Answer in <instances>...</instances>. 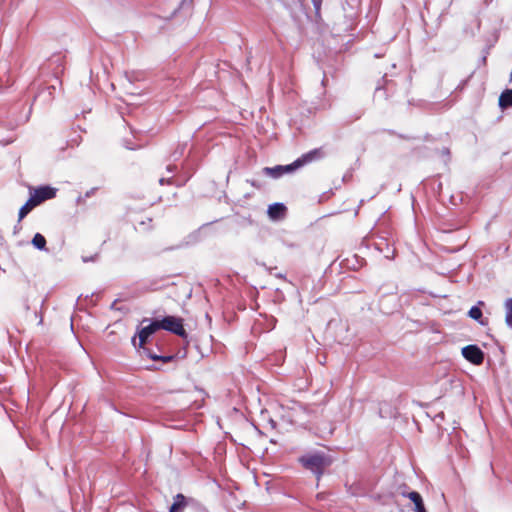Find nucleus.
<instances>
[{
    "instance_id": "f257e3e1",
    "label": "nucleus",
    "mask_w": 512,
    "mask_h": 512,
    "mask_svg": "<svg viewBox=\"0 0 512 512\" xmlns=\"http://www.w3.org/2000/svg\"><path fill=\"white\" fill-rule=\"evenodd\" d=\"M299 463L311 471L319 481L326 467L330 465V459L323 452L307 453L298 459Z\"/></svg>"
},
{
    "instance_id": "f03ea898",
    "label": "nucleus",
    "mask_w": 512,
    "mask_h": 512,
    "mask_svg": "<svg viewBox=\"0 0 512 512\" xmlns=\"http://www.w3.org/2000/svg\"><path fill=\"white\" fill-rule=\"evenodd\" d=\"M160 329L173 333L181 338H187L188 334L184 329L183 319L176 316H165L159 320Z\"/></svg>"
},
{
    "instance_id": "7ed1b4c3",
    "label": "nucleus",
    "mask_w": 512,
    "mask_h": 512,
    "mask_svg": "<svg viewBox=\"0 0 512 512\" xmlns=\"http://www.w3.org/2000/svg\"><path fill=\"white\" fill-rule=\"evenodd\" d=\"M320 157H321L320 149H313V150L303 154L301 157L297 158L292 163L287 164V165H282L283 175L292 174L299 168L303 167L304 165H306L308 163H311L312 161H314Z\"/></svg>"
},
{
    "instance_id": "20e7f679",
    "label": "nucleus",
    "mask_w": 512,
    "mask_h": 512,
    "mask_svg": "<svg viewBox=\"0 0 512 512\" xmlns=\"http://www.w3.org/2000/svg\"><path fill=\"white\" fill-rule=\"evenodd\" d=\"M462 356L473 365H481L484 361V352L474 344L462 348Z\"/></svg>"
},
{
    "instance_id": "39448f33",
    "label": "nucleus",
    "mask_w": 512,
    "mask_h": 512,
    "mask_svg": "<svg viewBox=\"0 0 512 512\" xmlns=\"http://www.w3.org/2000/svg\"><path fill=\"white\" fill-rule=\"evenodd\" d=\"M57 189L51 186H39L35 189L30 188V195L33 197L37 205L46 200L53 199L56 196Z\"/></svg>"
},
{
    "instance_id": "423d86ee",
    "label": "nucleus",
    "mask_w": 512,
    "mask_h": 512,
    "mask_svg": "<svg viewBox=\"0 0 512 512\" xmlns=\"http://www.w3.org/2000/svg\"><path fill=\"white\" fill-rule=\"evenodd\" d=\"M158 330H160L159 320L154 319L149 322L148 325L141 327L138 329V337H139V343L138 346L143 348L146 341L149 339L150 336H152L154 333H156Z\"/></svg>"
},
{
    "instance_id": "0eeeda50",
    "label": "nucleus",
    "mask_w": 512,
    "mask_h": 512,
    "mask_svg": "<svg viewBox=\"0 0 512 512\" xmlns=\"http://www.w3.org/2000/svg\"><path fill=\"white\" fill-rule=\"evenodd\" d=\"M402 495L404 497H407L408 499H410L413 502L415 512H427L425 505H424L423 498L419 492L411 491L408 493H403Z\"/></svg>"
},
{
    "instance_id": "6e6552de",
    "label": "nucleus",
    "mask_w": 512,
    "mask_h": 512,
    "mask_svg": "<svg viewBox=\"0 0 512 512\" xmlns=\"http://www.w3.org/2000/svg\"><path fill=\"white\" fill-rule=\"evenodd\" d=\"M285 212L286 207L283 203H273L269 205L267 210L268 216L273 220L280 219L285 215Z\"/></svg>"
},
{
    "instance_id": "1a4fd4ad",
    "label": "nucleus",
    "mask_w": 512,
    "mask_h": 512,
    "mask_svg": "<svg viewBox=\"0 0 512 512\" xmlns=\"http://www.w3.org/2000/svg\"><path fill=\"white\" fill-rule=\"evenodd\" d=\"M187 504V498L183 494L178 493L173 497V503L169 509V512H183Z\"/></svg>"
},
{
    "instance_id": "9d476101",
    "label": "nucleus",
    "mask_w": 512,
    "mask_h": 512,
    "mask_svg": "<svg viewBox=\"0 0 512 512\" xmlns=\"http://www.w3.org/2000/svg\"><path fill=\"white\" fill-rule=\"evenodd\" d=\"M37 205L33 197L30 195L29 199L26 201V203L19 209V220H22L24 217L30 213Z\"/></svg>"
},
{
    "instance_id": "9b49d317",
    "label": "nucleus",
    "mask_w": 512,
    "mask_h": 512,
    "mask_svg": "<svg viewBox=\"0 0 512 512\" xmlns=\"http://www.w3.org/2000/svg\"><path fill=\"white\" fill-rule=\"evenodd\" d=\"M264 175L269 176L273 179H278L283 176L282 165H276L274 167H264L262 169Z\"/></svg>"
},
{
    "instance_id": "f8f14e48",
    "label": "nucleus",
    "mask_w": 512,
    "mask_h": 512,
    "mask_svg": "<svg viewBox=\"0 0 512 512\" xmlns=\"http://www.w3.org/2000/svg\"><path fill=\"white\" fill-rule=\"evenodd\" d=\"M32 245L38 250H41V251L45 250L46 249L45 237L40 233H36L32 238Z\"/></svg>"
},
{
    "instance_id": "ddd939ff",
    "label": "nucleus",
    "mask_w": 512,
    "mask_h": 512,
    "mask_svg": "<svg viewBox=\"0 0 512 512\" xmlns=\"http://www.w3.org/2000/svg\"><path fill=\"white\" fill-rule=\"evenodd\" d=\"M117 100L118 102L114 104V107L124 120V115L129 110V104L124 101V98H117Z\"/></svg>"
},
{
    "instance_id": "4468645a",
    "label": "nucleus",
    "mask_w": 512,
    "mask_h": 512,
    "mask_svg": "<svg viewBox=\"0 0 512 512\" xmlns=\"http://www.w3.org/2000/svg\"><path fill=\"white\" fill-rule=\"evenodd\" d=\"M189 177H190L189 175H186L183 178L177 179V180H174L173 177H170V178H160L159 183L161 185H163L164 183H167V184H175L177 186H182V185H184L187 182Z\"/></svg>"
},
{
    "instance_id": "2eb2a0df",
    "label": "nucleus",
    "mask_w": 512,
    "mask_h": 512,
    "mask_svg": "<svg viewBox=\"0 0 512 512\" xmlns=\"http://www.w3.org/2000/svg\"><path fill=\"white\" fill-rule=\"evenodd\" d=\"M470 318L478 321L481 325L485 323L482 320V310L478 306H472L468 312Z\"/></svg>"
},
{
    "instance_id": "dca6fc26",
    "label": "nucleus",
    "mask_w": 512,
    "mask_h": 512,
    "mask_svg": "<svg viewBox=\"0 0 512 512\" xmlns=\"http://www.w3.org/2000/svg\"><path fill=\"white\" fill-rule=\"evenodd\" d=\"M506 316L505 322L508 327L512 328V297L505 302Z\"/></svg>"
},
{
    "instance_id": "f3484780",
    "label": "nucleus",
    "mask_w": 512,
    "mask_h": 512,
    "mask_svg": "<svg viewBox=\"0 0 512 512\" xmlns=\"http://www.w3.org/2000/svg\"><path fill=\"white\" fill-rule=\"evenodd\" d=\"M498 105L501 110L512 107V98H498Z\"/></svg>"
},
{
    "instance_id": "a211bd4d",
    "label": "nucleus",
    "mask_w": 512,
    "mask_h": 512,
    "mask_svg": "<svg viewBox=\"0 0 512 512\" xmlns=\"http://www.w3.org/2000/svg\"><path fill=\"white\" fill-rule=\"evenodd\" d=\"M173 359H174L173 355H160L159 356V361H162L164 363L171 362Z\"/></svg>"
},
{
    "instance_id": "6ab92c4d",
    "label": "nucleus",
    "mask_w": 512,
    "mask_h": 512,
    "mask_svg": "<svg viewBox=\"0 0 512 512\" xmlns=\"http://www.w3.org/2000/svg\"><path fill=\"white\" fill-rule=\"evenodd\" d=\"M313 6L315 8L316 14H319L321 9L322 0H312Z\"/></svg>"
},
{
    "instance_id": "aec40b11",
    "label": "nucleus",
    "mask_w": 512,
    "mask_h": 512,
    "mask_svg": "<svg viewBox=\"0 0 512 512\" xmlns=\"http://www.w3.org/2000/svg\"><path fill=\"white\" fill-rule=\"evenodd\" d=\"M147 356L154 361H159L160 355L147 351Z\"/></svg>"
},
{
    "instance_id": "412c9836",
    "label": "nucleus",
    "mask_w": 512,
    "mask_h": 512,
    "mask_svg": "<svg viewBox=\"0 0 512 512\" xmlns=\"http://www.w3.org/2000/svg\"><path fill=\"white\" fill-rule=\"evenodd\" d=\"M47 89H48V96H53L56 93V86L55 85H51Z\"/></svg>"
},
{
    "instance_id": "4be33fe9",
    "label": "nucleus",
    "mask_w": 512,
    "mask_h": 512,
    "mask_svg": "<svg viewBox=\"0 0 512 512\" xmlns=\"http://www.w3.org/2000/svg\"><path fill=\"white\" fill-rule=\"evenodd\" d=\"M441 155H442V156H444V157L449 158V156H450V150H449V148H446V147L442 148V149H441Z\"/></svg>"
},
{
    "instance_id": "5701e85b",
    "label": "nucleus",
    "mask_w": 512,
    "mask_h": 512,
    "mask_svg": "<svg viewBox=\"0 0 512 512\" xmlns=\"http://www.w3.org/2000/svg\"><path fill=\"white\" fill-rule=\"evenodd\" d=\"M176 168H177V166H176V165H174V164H169V165L167 166V168H166V169H167V172H169V173H174V172L176 171Z\"/></svg>"
},
{
    "instance_id": "b1692460",
    "label": "nucleus",
    "mask_w": 512,
    "mask_h": 512,
    "mask_svg": "<svg viewBox=\"0 0 512 512\" xmlns=\"http://www.w3.org/2000/svg\"><path fill=\"white\" fill-rule=\"evenodd\" d=\"M97 258V255L95 256H90V257H82V261L84 263H87V262H90V261H95V259Z\"/></svg>"
},
{
    "instance_id": "393cba45",
    "label": "nucleus",
    "mask_w": 512,
    "mask_h": 512,
    "mask_svg": "<svg viewBox=\"0 0 512 512\" xmlns=\"http://www.w3.org/2000/svg\"><path fill=\"white\" fill-rule=\"evenodd\" d=\"M499 96H512V88L502 91Z\"/></svg>"
},
{
    "instance_id": "a878e982",
    "label": "nucleus",
    "mask_w": 512,
    "mask_h": 512,
    "mask_svg": "<svg viewBox=\"0 0 512 512\" xmlns=\"http://www.w3.org/2000/svg\"><path fill=\"white\" fill-rule=\"evenodd\" d=\"M421 103H422L421 100H418L417 102H415V101H408L409 105H415V106H421Z\"/></svg>"
},
{
    "instance_id": "bb28decb",
    "label": "nucleus",
    "mask_w": 512,
    "mask_h": 512,
    "mask_svg": "<svg viewBox=\"0 0 512 512\" xmlns=\"http://www.w3.org/2000/svg\"><path fill=\"white\" fill-rule=\"evenodd\" d=\"M95 190H96V188L90 189L89 191L86 192L85 196L86 197H91L94 194Z\"/></svg>"
},
{
    "instance_id": "cd10ccee",
    "label": "nucleus",
    "mask_w": 512,
    "mask_h": 512,
    "mask_svg": "<svg viewBox=\"0 0 512 512\" xmlns=\"http://www.w3.org/2000/svg\"><path fill=\"white\" fill-rule=\"evenodd\" d=\"M275 277H277L279 279H283V280L286 279V277H285V275L283 273H277V274H275Z\"/></svg>"
},
{
    "instance_id": "c85d7f7f",
    "label": "nucleus",
    "mask_w": 512,
    "mask_h": 512,
    "mask_svg": "<svg viewBox=\"0 0 512 512\" xmlns=\"http://www.w3.org/2000/svg\"><path fill=\"white\" fill-rule=\"evenodd\" d=\"M248 182L253 186V187H256V188H259V185H257L256 181L255 180H248Z\"/></svg>"
},
{
    "instance_id": "c756f323",
    "label": "nucleus",
    "mask_w": 512,
    "mask_h": 512,
    "mask_svg": "<svg viewBox=\"0 0 512 512\" xmlns=\"http://www.w3.org/2000/svg\"><path fill=\"white\" fill-rule=\"evenodd\" d=\"M132 343L135 347L137 346L135 337L132 338Z\"/></svg>"
},
{
    "instance_id": "7c9ffc66",
    "label": "nucleus",
    "mask_w": 512,
    "mask_h": 512,
    "mask_svg": "<svg viewBox=\"0 0 512 512\" xmlns=\"http://www.w3.org/2000/svg\"><path fill=\"white\" fill-rule=\"evenodd\" d=\"M380 90H381V87H380V86H377V87H376V93H378Z\"/></svg>"
},
{
    "instance_id": "2f4dec72",
    "label": "nucleus",
    "mask_w": 512,
    "mask_h": 512,
    "mask_svg": "<svg viewBox=\"0 0 512 512\" xmlns=\"http://www.w3.org/2000/svg\"><path fill=\"white\" fill-rule=\"evenodd\" d=\"M400 138L410 139L409 137H406V136H403V135H400Z\"/></svg>"
},
{
    "instance_id": "473e14b6",
    "label": "nucleus",
    "mask_w": 512,
    "mask_h": 512,
    "mask_svg": "<svg viewBox=\"0 0 512 512\" xmlns=\"http://www.w3.org/2000/svg\"><path fill=\"white\" fill-rule=\"evenodd\" d=\"M148 321H149V320H148L147 318H144V319L142 320V323H145V322H148Z\"/></svg>"
},
{
    "instance_id": "72a5a7b5",
    "label": "nucleus",
    "mask_w": 512,
    "mask_h": 512,
    "mask_svg": "<svg viewBox=\"0 0 512 512\" xmlns=\"http://www.w3.org/2000/svg\"><path fill=\"white\" fill-rule=\"evenodd\" d=\"M42 322H43V319H42V317H40L39 324H42Z\"/></svg>"
},
{
    "instance_id": "f704fd0d",
    "label": "nucleus",
    "mask_w": 512,
    "mask_h": 512,
    "mask_svg": "<svg viewBox=\"0 0 512 512\" xmlns=\"http://www.w3.org/2000/svg\"><path fill=\"white\" fill-rule=\"evenodd\" d=\"M298 407H299L300 409L305 410V409L303 408V406H302V405H300V404L298 405Z\"/></svg>"
}]
</instances>
